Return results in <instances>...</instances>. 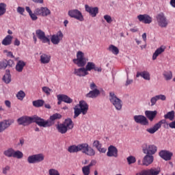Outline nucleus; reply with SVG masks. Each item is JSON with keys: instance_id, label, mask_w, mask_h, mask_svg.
Returning a JSON list of instances; mask_svg holds the SVG:
<instances>
[{"instance_id": "f257e3e1", "label": "nucleus", "mask_w": 175, "mask_h": 175, "mask_svg": "<svg viewBox=\"0 0 175 175\" xmlns=\"http://www.w3.org/2000/svg\"><path fill=\"white\" fill-rule=\"evenodd\" d=\"M18 125H23V126H28L33 122H36L38 126H42L43 128H47L51 126L53 123L50 120H44L39 118V116L34 115L33 116H24L17 120Z\"/></svg>"}, {"instance_id": "f03ea898", "label": "nucleus", "mask_w": 175, "mask_h": 175, "mask_svg": "<svg viewBox=\"0 0 175 175\" xmlns=\"http://www.w3.org/2000/svg\"><path fill=\"white\" fill-rule=\"evenodd\" d=\"M56 129L59 133H62V135H64V133H66L68 131H70V129H73V121H72V119L68 118L64 120L62 123H58L55 125Z\"/></svg>"}, {"instance_id": "7ed1b4c3", "label": "nucleus", "mask_w": 175, "mask_h": 175, "mask_svg": "<svg viewBox=\"0 0 175 175\" xmlns=\"http://www.w3.org/2000/svg\"><path fill=\"white\" fill-rule=\"evenodd\" d=\"M88 113V104L85 100L79 101V103L74 107V118H77L80 114L85 116Z\"/></svg>"}, {"instance_id": "20e7f679", "label": "nucleus", "mask_w": 175, "mask_h": 175, "mask_svg": "<svg viewBox=\"0 0 175 175\" xmlns=\"http://www.w3.org/2000/svg\"><path fill=\"white\" fill-rule=\"evenodd\" d=\"M81 151L82 154H85L88 157H94L96 152L94 148H91L87 143L78 145V152Z\"/></svg>"}, {"instance_id": "39448f33", "label": "nucleus", "mask_w": 175, "mask_h": 175, "mask_svg": "<svg viewBox=\"0 0 175 175\" xmlns=\"http://www.w3.org/2000/svg\"><path fill=\"white\" fill-rule=\"evenodd\" d=\"M109 100L111 105L114 106L116 110L120 111L122 109V100L117 97L114 92H109Z\"/></svg>"}, {"instance_id": "423d86ee", "label": "nucleus", "mask_w": 175, "mask_h": 175, "mask_svg": "<svg viewBox=\"0 0 175 175\" xmlns=\"http://www.w3.org/2000/svg\"><path fill=\"white\" fill-rule=\"evenodd\" d=\"M72 61L74 64H75V65H77V66H79V68H83L84 66H85V65H87V62H88V59L84 57V53L79 51L77 53V58L74 59Z\"/></svg>"}, {"instance_id": "0eeeda50", "label": "nucleus", "mask_w": 175, "mask_h": 175, "mask_svg": "<svg viewBox=\"0 0 175 175\" xmlns=\"http://www.w3.org/2000/svg\"><path fill=\"white\" fill-rule=\"evenodd\" d=\"M142 152L146 155H154L157 151H158V148L154 144H148L144 143L142 146Z\"/></svg>"}, {"instance_id": "6e6552de", "label": "nucleus", "mask_w": 175, "mask_h": 175, "mask_svg": "<svg viewBox=\"0 0 175 175\" xmlns=\"http://www.w3.org/2000/svg\"><path fill=\"white\" fill-rule=\"evenodd\" d=\"M156 20L159 27L161 28H166L167 27L169 22L167 21V18L163 12H160L156 16Z\"/></svg>"}, {"instance_id": "1a4fd4ad", "label": "nucleus", "mask_w": 175, "mask_h": 175, "mask_svg": "<svg viewBox=\"0 0 175 175\" xmlns=\"http://www.w3.org/2000/svg\"><path fill=\"white\" fill-rule=\"evenodd\" d=\"M44 161V155L42 153L32 154L27 157V162L30 164L40 163Z\"/></svg>"}, {"instance_id": "9d476101", "label": "nucleus", "mask_w": 175, "mask_h": 175, "mask_svg": "<svg viewBox=\"0 0 175 175\" xmlns=\"http://www.w3.org/2000/svg\"><path fill=\"white\" fill-rule=\"evenodd\" d=\"M90 90L91 91L89 92L86 94L87 98H92V99H95V98H98V95H100V91L98 90V86L95 84V83H90Z\"/></svg>"}, {"instance_id": "9b49d317", "label": "nucleus", "mask_w": 175, "mask_h": 175, "mask_svg": "<svg viewBox=\"0 0 175 175\" xmlns=\"http://www.w3.org/2000/svg\"><path fill=\"white\" fill-rule=\"evenodd\" d=\"M68 14L71 18H75V20H78L79 21H84V16L79 10H70L68 11Z\"/></svg>"}, {"instance_id": "f8f14e48", "label": "nucleus", "mask_w": 175, "mask_h": 175, "mask_svg": "<svg viewBox=\"0 0 175 175\" xmlns=\"http://www.w3.org/2000/svg\"><path fill=\"white\" fill-rule=\"evenodd\" d=\"M162 124H166V120H160L159 122L155 124L152 127L147 129L146 132H148V133H150V135H154L155 132H157V131L160 129L161 126H162Z\"/></svg>"}, {"instance_id": "ddd939ff", "label": "nucleus", "mask_w": 175, "mask_h": 175, "mask_svg": "<svg viewBox=\"0 0 175 175\" xmlns=\"http://www.w3.org/2000/svg\"><path fill=\"white\" fill-rule=\"evenodd\" d=\"M34 13H36L37 16L47 17V16H50V14H51V11H50V10L46 7H42L40 8L36 9Z\"/></svg>"}, {"instance_id": "4468645a", "label": "nucleus", "mask_w": 175, "mask_h": 175, "mask_svg": "<svg viewBox=\"0 0 175 175\" xmlns=\"http://www.w3.org/2000/svg\"><path fill=\"white\" fill-rule=\"evenodd\" d=\"M133 120L136 124H140L141 125H148V120L147 118L142 115H135L133 116Z\"/></svg>"}, {"instance_id": "2eb2a0df", "label": "nucleus", "mask_w": 175, "mask_h": 175, "mask_svg": "<svg viewBox=\"0 0 175 175\" xmlns=\"http://www.w3.org/2000/svg\"><path fill=\"white\" fill-rule=\"evenodd\" d=\"M14 121L13 120H4L0 122V133L2 132H5L6 129H8Z\"/></svg>"}, {"instance_id": "dca6fc26", "label": "nucleus", "mask_w": 175, "mask_h": 175, "mask_svg": "<svg viewBox=\"0 0 175 175\" xmlns=\"http://www.w3.org/2000/svg\"><path fill=\"white\" fill-rule=\"evenodd\" d=\"M36 35L37 36V38L42 42V43H48L50 44V40L46 36L44 31L41 29H38L36 31Z\"/></svg>"}, {"instance_id": "f3484780", "label": "nucleus", "mask_w": 175, "mask_h": 175, "mask_svg": "<svg viewBox=\"0 0 175 175\" xmlns=\"http://www.w3.org/2000/svg\"><path fill=\"white\" fill-rule=\"evenodd\" d=\"M137 18L140 23H143L144 24H151L152 23V17L147 14H139Z\"/></svg>"}, {"instance_id": "a211bd4d", "label": "nucleus", "mask_w": 175, "mask_h": 175, "mask_svg": "<svg viewBox=\"0 0 175 175\" xmlns=\"http://www.w3.org/2000/svg\"><path fill=\"white\" fill-rule=\"evenodd\" d=\"M85 12L92 17H96L98 13H99V8L98 7H91L88 5H85Z\"/></svg>"}, {"instance_id": "6ab92c4d", "label": "nucleus", "mask_w": 175, "mask_h": 175, "mask_svg": "<svg viewBox=\"0 0 175 175\" xmlns=\"http://www.w3.org/2000/svg\"><path fill=\"white\" fill-rule=\"evenodd\" d=\"M64 38V34L62 31H58L56 34H54L51 38V42L53 43V44H59V42L62 41V40Z\"/></svg>"}, {"instance_id": "aec40b11", "label": "nucleus", "mask_w": 175, "mask_h": 175, "mask_svg": "<svg viewBox=\"0 0 175 175\" xmlns=\"http://www.w3.org/2000/svg\"><path fill=\"white\" fill-rule=\"evenodd\" d=\"M74 75H75V76H78L79 77H85V76L90 75V73L87 72L85 67H81L80 68H75Z\"/></svg>"}, {"instance_id": "412c9836", "label": "nucleus", "mask_w": 175, "mask_h": 175, "mask_svg": "<svg viewBox=\"0 0 175 175\" xmlns=\"http://www.w3.org/2000/svg\"><path fill=\"white\" fill-rule=\"evenodd\" d=\"M159 157L164 159V161H170L172 159V157H173V152L169 150H161L159 153Z\"/></svg>"}, {"instance_id": "4be33fe9", "label": "nucleus", "mask_w": 175, "mask_h": 175, "mask_svg": "<svg viewBox=\"0 0 175 175\" xmlns=\"http://www.w3.org/2000/svg\"><path fill=\"white\" fill-rule=\"evenodd\" d=\"M154 162V156L152 154H146L142 160L143 166H150Z\"/></svg>"}, {"instance_id": "5701e85b", "label": "nucleus", "mask_w": 175, "mask_h": 175, "mask_svg": "<svg viewBox=\"0 0 175 175\" xmlns=\"http://www.w3.org/2000/svg\"><path fill=\"white\" fill-rule=\"evenodd\" d=\"M107 156V157H114V158H117V157H118V149H117V148H116V146L111 145L108 148Z\"/></svg>"}, {"instance_id": "b1692460", "label": "nucleus", "mask_w": 175, "mask_h": 175, "mask_svg": "<svg viewBox=\"0 0 175 175\" xmlns=\"http://www.w3.org/2000/svg\"><path fill=\"white\" fill-rule=\"evenodd\" d=\"M14 65V62L12 59H3L0 62V69H5V68H8V66H10L12 68Z\"/></svg>"}, {"instance_id": "393cba45", "label": "nucleus", "mask_w": 175, "mask_h": 175, "mask_svg": "<svg viewBox=\"0 0 175 175\" xmlns=\"http://www.w3.org/2000/svg\"><path fill=\"white\" fill-rule=\"evenodd\" d=\"M165 50H166V46H163V45H162L159 48H158L153 53V55H152L153 61H155V59H157V58H158V56L161 55V54H162V53H165Z\"/></svg>"}, {"instance_id": "a878e982", "label": "nucleus", "mask_w": 175, "mask_h": 175, "mask_svg": "<svg viewBox=\"0 0 175 175\" xmlns=\"http://www.w3.org/2000/svg\"><path fill=\"white\" fill-rule=\"evenodd\" d=\"M142 77L144 80H151V77L150 72L148 71H142V72H137L136 75V77Z\"/></svg>"}, {"instance_id": "bb28decb", "label": "nucleus", "mask_w": 175, "mask_h": 175, "mask_svg": "<svg viewBox=\"0 0 175 175\" xmlns=\"http://www.w3.org/2000/svg\"><path fill=\"white\" fill-rule=\"evenodd\" d=\"M157 114H158V111H146L145 116L148 118L150 121H154V118L157 117Z\"/></svg>"}, {"instance_id": "cd10ccee", "label": "nucleus", "mask_w": 175, "mask_h": 175, "mask_svg": "<svg viewBox=\"0 0 175 175\" xmlns=\"http://www.w3.org/2000/svg\"><path fill=\"white\" fill-rule=\"evenodd\" d=\"M25 66V62L22 60H18L16 65L15 69L16 72H18L19 73H21V72H23Z\"/></svg>"}, {"instance_id": "c85d7f7f", "label": "nucleus", "mask_w": 175, "mask_h": 175, "mask_svg": "<svg viewBox=\"0 0 175 175\" xmlns=\"http://www.w3.org/2000/svg\"><path fill=\"white\" fill-rule=\"evenodd\" d=\"M3 81L5 83V84H9L10 81H12V76L10 75V70H6L5 74L3 77Z\"/></svg>"}, {"instance_id": "c756f323", "label": "nucleus", "mask_w": 175, "mask_h": 175, "mask_svg": "<svg viewBox=\"0 0 175 175\" xmlns=\"http://www.w3.org/2000/svg\"><path fill=\"white\" fill-rule=\"evenodd\" d=\"M14 152V149L13 148H8L3 152V154L7 158H13V153Z\"/></svg>"}, {"instance_id": "7c9ffc66", "label": "nucleus", "mask_w": 175, "mask_h": 175, "mask_svg": "<svg viewBox=\"0 0 175 175\" xmlns=\"http://www.w3.org/2000/svg\"><path fill=\"white\" fill-rule=\"evenodd\" d=\"M51 59V57L49 55L43 53L40 55L41 64H49V62H50Z\"/></svg>"}, {"instance_id": "2f4dec72", "label": "nucleus", "mask_w": 175, "mask_h": 175, "mask_svg": "<svg viewBox=\"0 0 175 175\" xmlns=\"http://www.w3.org/2000/svg\"><path fill=\"white\" fill-rule=\"evenodd\" d=\"M12 40H13V36L8 35L3 40L2 44H3V46H9L10 44H12Z\"/></svg>"}, {"instance_id": "473e14b6", "label": "nucleus", "mask_w": 175, "mask_h": 175, "mask_svg": "<svg viewBox=\"0 0 175 175\" xmlns=\"http://www.w3.org/2000/svg\"><path fill=\"white\" fill-rule=\"evenodd\" d=\"M107 51H110L111 53H112V54H114L115 55H118L120 53V50L118 49V48L113 44L109 45Z\"/></svg>"}, {"instance_id": "72a5a7b5", "label": "nucleus", "mask_w": 175, "mask_h": 175, "mask_svg": "<svg viewBox=\"0 0 175 175\" xmlns=\"http://www.w3.org/2000/svg\"><path fill=\"white\" fill-rule=\"evenodd\" d=\"M164 118L165 120H170V121H174V118H175L174 111H171L167 112L165 115H164Z\"/></svg>"}, {"instance_id": "f704fd0d", "label": "nucleus", "mask_w": 175, "mask_h": 175, "mask_svg": "<svg viewBox=\"0 0 175 175\" xmlns=\"http://www.w3.org/2000/svg\"><path fill=\"white\" fill-rule=\"evenodd\" d=\"M60 118H62V116L59 113H54L53 115L50 116V120H47V121H50L51 122H52V125L51 126H52L54 123L53 122V121H55V120H60Z\"/></svg>"}, {"instance_id": "c9c22d12", "label": "nucleus", "mask_w": 175, "mask_h": 175, "mask_svg": "<svg viewBox=\"0 0 175 175\" xmlns=\"http://www.w3.org/2000/svg\"><path fill=\"white\" fill-rule=\"evenodd\" d=\"M159 173H161V168L159 167L148 170V174L149 175H158Z\"/></svg>"}, {"instance_id": "e433bc0d", "label": "nucleus", "mask_w": 175, "mask_h": 175, "mask_svg": "<svg viewBox=\"0 0 175 175\" xmlns=\"http://www.w3.org/2000/svg\"><path fill=\"white\" fill-rule=\"evenodd\" d=\"M24 157V154H23V152L20 150H14V153L12 154V158H17V159H21Z\"/></svg>"}, {"instance_id": "4c0bfd02", "label": "nucleus", "mask_w": 175, "mask_h": 175, "mask_svg": "<svg viewBox=\"0 0 175 175\" xmlns=\"http://www.w3.org/2000/svg\"><path fill=\"white\" fill-rule=\"evenodd\" d=\"M95 68V64L94 62H88L85 69L86 72H91V70H94Z\"/></svg>"}, {"instance_id": "58836bf2", "label": "nucleus", "mask_w": 175, "mask_h": 175, "mask_svg": "<svg viewBox=\"0 0 175 175\" xmlns=\"http://www.w3.org/2000/svg\"><path fill=\"white\" fill-rule=\"evenodd\" d=\"M60 96L65 103H72L73 102V99L70 98L69 96L65 94H60Z\"/></svg>"}, {"instance_id": "ea45409f", "label": "nucleus", "mask_w": 175, "mask_h": 175, "mask_svg": "<svg viewBox=\"0 0 175 175\" xmlns=\"http://www.w3.org/2000/svg\"><path fill=\"white\" fill-rule=\"evenodd\" d=\"M44 105V100H37L33 101V106L34 107H42Z\"/></svg>"}, {"instance_id": "a19ab883", "label": "nucleus", "mask_w": 175, "mask_h": 175, "mask_svg": "<svg viewBox=\"0 0 175 175\" xmlns=\"http://www.w3.org/2000/svg\"><path fill=\"white\" fill-rule=\"evenodd\" d=\"M68 152L74 153V152H79V145H72L68 147Z\"/></svg>"}, {"instance_id": "79ce46f5", "label": "nucleus", "mask_w": 175, "mask_h": 175, "mask_svg": "<svg viewBox=\"0 0 175 175\" xmlns=\"http://www.w3.org/2000/svg\"><path fill=\"white\" fill-rule=\"evenodd\" d=\"M163 75L164 76L165 80H172L173 77L172 71H165L163 72Z\"/></svg>"}, {"instance_id": "37998d69", "label": "nucleus", "mask_w": 175, "mask_h": 175, "mask_svg": "<svg viewBox=\"0 0 175 175\" xmlns=\"http://www.w3.org/2000/svg\"><path fill=\"white\" fill-rule=\"evenodd\" d=\"M6 13V4L4 3H0V16H3Z\"/></svg>"}, {"instance_id": "c03bdc74", "label": "nucleus", "mask_w": 175, "mask_h": 175, "mask_svg": "<svg viewBox=\"0 0 175 175\" xmlns=\"http://www.w3.org/2000/svg\"><path fill=\"white\" fill-rule=\"evenodd\" d=\"M16 98L19 100H23V99H24V98H25V92H24V91L23 90H20L17 94H16Z\"/></svg>"}, {"instance_id": "a18cd8bd", "label": "nucleus", "mask_w": 175, "mask_h": 175, "mask_svg": "<svg viewBox=\"0 0 175 175\" xmlns=\"http://www.w3.org/2000/svg\"><path fill=\"white\" fill-rule=\"evenodd\" d=\"M126 161L128 162V165H132L136 163V157L133 156H129L126 158Z\"/></svg>"}, {"instance_id": "49530a36", "label": "nucleus", "mask_w": 175, "mask_h": 175, "mask_svg": "<svg viewBox=\"0 0 175 175\" xmlns=\"http://www.w3.org/2000/svg\"><path fill=\"white\" fill-rule=\"evenodd\" d=\"M82 173L83 175H90V173H91V169L85 165L82 167Z\"/></svg>"}, {"instance_id": "de8ad7c7", "label": "nucleus", "mask_w": 175, "mask_h": 175, "mask_svg": "<svg viewBox=\"0 0 175 175\" xmlns=\"http://www.w3.org/2000/svg\"><path fill=\"white\" fill-rule=\"evenodd\" d=\"M93 147H95L96 150L99 149L100 147H102V144L98 140H94L93 142Z\"/></svg>"}, {"instance_id": "09e8293b", "label": "nucleus", "mask_w": 175, "mask_h": 175, "mask_svg": "<svg viewBox=\"0 0 175 175\" xmlns=\"http://www.w3.org/2000/svg\"><path fill=\"white\" fill-rule=\"evenodd\" d=\"M16 12L21 16H24V12H25V8L18 6L16 9Z\"/></svg>"}, {"instance_id": "8fccbe9b", "label": "nucleus", "mask_w": 175, "mask_h": 175, "mask_svg": "<svg viewBox=\"0 0 175 175\" xmlns=\"http://www.w3.org/2000/svg\"><path fill=\"white\" fill-rule=\"evenodd\" d=\"M104 19L105 20V21H107V23H108V24H111V23H113V19L111 18V16L110 15H105Z\"/></svg>"}, {"instance_id": "3c124183", "label": "nucleus", "mask_w": 175, "mask_h": 175, "mask_svg": "<svg viewBox=\"0 0 175 175\" xmlns=\"http://www.w3.org/2000/svg\"><path fill=\"white\" fill-rule=\"evenodd\" d=\"M158 102V97L154 96L150 98L151 106H155V104Z\"/></svg>"}, {"instance_id": "603ef678", "label": "nucleus", "mask_w": 175, "mask_h": 175, "mask_svg": "<svg viewBox=\"0 0 175 175\" xmlns=\"http://www.w3.org/2000/svg\"><path fill=\"white\" fill-rule=\"evenodd\" d=\"M42 91L46 94V95H50V92H51V89H50L49 87H43Z\"/></svg>"}, {"instance_id": "864d4df0", "label": "nucleus", "mask_w": 175, "mask_h": 175, "mask_svg": "<svg viewBox=\"0 0 175 175\" xmlns=\"http://www.w3.org/2000/svg\"><path fill=\"white\" fill-rule=\"evenodd\" d=\"M136 175H150V174H148V170H142L139 172H137L136 174Z\"/></svg>"}, {"instance_id": "5fc2aeb1", "label": "nucleus", "mask_w": 175, "mask_h": 175, "mask_svg": "<svg viewBox=\"0 0 175 175\" xmlns=\"http://www.w3.org/2000/svg\"><path fill=\"white\" fill-rule=\"evenodd\" d=\"M158 100H166V96L163 94L157 95Z\"/></svg>"}, {"instance_id": "6e6d98bb", "label": "nucleus", "mask_w": 175, "mask_h": 175, "mask_svg": "<svg viewBox=\"0 0 175 175\" xmlns=\"http://www.w3.org/2000/svg\"><path fill=\"white\" fill-rule=\"evenodd\" d=\"M9 170H10V167L9 165L5 166L3 168V174H8Z\"/></svg>"}, {"instance_id": "4d7b16f0", "label": "nucleus", "mask_w": 175, "mask_h": 175, "mask_svg": "<svg viewBox=\"0 0 175 175\" xmlns=\"http://www.w3.org/2000/svg\"><path fill=\"white\" fill-rule=\"evenodd\" d=\"M29 16L31 18V20H33V21H36V20H38V16H36V14H33L32 12L31 14H29Z\"/></svg>"}, {"instance_id": "13d9d810", "label": "nucleus", "mask_w": 175, "mask_h": 175, "mask_svg": "<svg viewBox=\"0 0 175 175\" xmlns=\"http://www.w3.org/2000/svg\"><path fill=\"white\" fill-rule=\"evenodd\" d=\"M168 125L171 129H175V120H172V122L168 124Z\"/></svg>"}, {"instance_id": "bf43d9fd", "label": "nucleus", "mask_w": 175, "mask_h": 175, "mask_svg": "<svg viewBox=\"0 0 175 175\" xmlns=\"http://www.w3.org/2000/svg\"><path fill=\"white\" fill-rule=\"evenodd\" d=\"M99 152H102L103 154H105L106 151H107V149L106 148H102L100 147L99 149H97Z\"/></svg>"}, {"instance_id": "052dcab7", "label": "nucleus", "mask_w": 175, "mask_h": 175, "mask_svg": "<svg viewBox=\"0 0 175 175\" xmlns=\"http://www.w3.org/2000/svg\"><path fill=\"white\" fill-rule=\"evenodd\" d=\"M57 105H61V103H62L63 100L62 98L61 97V94L57 95Z\"/></svg>"}, {"instance_id": "680f3d73", "label": "nucleus", "mask_w": 175, "mask_h": 175, "mask_svg": "<svg viewBox=\"0 0 175 175\" xmlns=\"http://www.w3.org/2000/svg\"><path fill=\"white\" fill-rule=\"evenodd\" d=\"M5 106H7V107H9V108L12 107V103L9 100H5Z\"/></svg>"}, {"instance_id": "e2e57ef3", "label": "nucleus", "mask_w": 175, "mask_h": 175, "mask_svg": "<svg viewBox=\"0 0 175 175\" xmlns=\"http://www.w3.org/2000/svg\"><path fill=\"white\" fill-rule=\"evenodd\" d=\"M133 83V80L128 79L127 76V80L126 81V85H129V84H132Z\"/></svg>"}, {"instance_id": "0e129e2a", "label": "nucleus", "mask_w": 175, "mask_h": 175, "mask_svg": "<svg viewBox=\"0 0 175 175\" xmlns=\"http://www.w3.org/2000/svg\"><path fill=\"white\" fill-rule=\"evenodd\" d=\"M24 143H25L24 139H21L19 140V143L18 144V146H21V147H23V146L24 145Z\"/></svg>"}, {"instance_id": "69168bd1", "label": "nucleus", "mask_w": 175, "mask_h": 175, "mask_svg": "<svg viewBox=\"0 0 175 175\" xmlns=\"http://www.w3.org/2000/svg\"><path fill=\"white\" fill-rule=\"evenodd\" d=\"M94 70H95V72H102V68L94 66Z\"/></svg>"}, {"instance_id": "338daca9", "label": "nucleus", "mask_w": 175, "mask_h": 175, "mask_svg": "<svg viewBox=\"0 0 175 175\" xmlns=\"http://www.w3.org/2000/svg\"><path fill=\"white\" fill-rule=\"evenodd\" d=\"M170 5L172 8H175V0H170Z\"/></svg>"}, {"instance_id": "774afa93", "label": "nucleus", "mask_w": 175, "mask_h": 175, "mask_svg": "<svg viewBox=\"0 0 175 175\" xmlns=\"http://www.w3.org/2000/svg\"><path fill=\"white\" fill-rule=\"evenodd\" d=\"M14 46H18L20 44V40L18 39H16L14 42Z\"/></svg>"}]
</instances>
